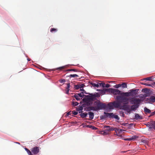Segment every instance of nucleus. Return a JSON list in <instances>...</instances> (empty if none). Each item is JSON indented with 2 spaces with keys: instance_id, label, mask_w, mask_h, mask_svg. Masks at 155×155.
Listing matches in <instances>:
<instances>
[{
  "instance_id": "f03ea898",
  "label": "nucleus",
  "mask_w": 155,
  "mask_h": 155,
  "mask_svg": "<svg viewBox=\"0 0 155 155\" xmlns=\"http://www.w3.org/2000/svg\"><path fill=\"white\" fill-rule=\"evenodd\" d=\"M111 92L114 95H118L116 97V100H120V99H122L125 101L127 99H129L128 97H124V95L123 94V93H124V92L121 91L117 89H111Z\"/></svg>"
},
{
  "instance_id": "49530a36",
  "label": "nucleus",
  "mask_w": 155,
  "mask_h": 155,
  "mask_svg": "<svg viewBox=\"0 0 155 155\" xmlns=\"http://www.w3.org/2000/svg\"><path fill=\"white\" fill-rule=\"evenodd\" d=\"M155 114V111H154V112L151 113L150 115L149 116V117H150L151 116H152L153 115Z\"/></svg>"
},
{
  "instance_id": "ddd939ff",
  "label": "nucleus",
  "mask_w": 155,
  "mask_h": 155,
  "mask_svg": "<svg viewBox=\"0 0 155 155\" xmlns=\"http://www.w3.org/2000/svg\"><path fill=\"white\" fill-rule=\"evenodd\" d=\"M143 118L142 116L140 115L139 114L136 113L135 114L134 119L137 120H140Z\"/></svg>"
},
{
  "instance_id": "b1692460",
  "label": "nucleus",
  "mask_w": 155,
  "mask_h": 155,
  "mask_svg": "<svg viewBox=\"0 0 155 155\" xmlns=\"http://www.w3.org/2000/svg\"><path fill=\"white\" fill-rule=\"evenodd\" d=\"M104 128H107L106 130L108 131V132L110 131V126H104Z\"/></svg>"
},
{
  "instance_id": "9b49d317",
  "label": "nucleus",
  "mask_w": 155,
  "mask_h": 155,
  "mask_svg": "<svg viewBox=\"0 0 155 155\" xmlns=\"http://www.w3.org/2000/svg\"><path fill=\"white\" fill-rule=\"evenodd\" d=\"M150 140L147 138H144L141 140V141L140 142V145H143L144 144L148 145Z\"/></svg>"
},
{
  "instance_id": "c03bdc74",
  "label": "nucleus",
  "mask_w": 155,
  "mask_h": 155,
  "mask_svg": "<svg viewBox=\"0 0 155 155\" xmlns=\"http://www.w3.org/2000/svg\"><path fill=\"white\" fill-rule=\"evenodd\" d=\"M89 127L90 128H92L93 129H97L96 127L92 125H90Z\"/></svg>"
},
{
  "instance_id": "603ef678",
  "label": "nucleus",
  "mask_w": 155,
  "mask_h": 155,
  "mask_svg": "<svg viewBox=\"0 0 155 155\" xmlns=\"http://www.w3.org/2000/svg\"><path fill=\"white\" fill-rule=\"evenodd\" d=\"M114 129H115V130H115L116 132H117V131H118V129H118L117 128H114Z\"/></svg>"
},
{
  "instance_id": "bf43d9fd",
  "label": "nucleus",
  "mask_w": 155,
  "mask_h": 155,
  "mask_svg": "<svg viewBox=\"0 0 155 155\" xmlns=\"http://www.w3.org/2000/svg\"><path fill=\"white\" fill-rule=\"evenodd\" d=\"M28 61H30V59H28Z\"/></svg>"
},
{
  "instance_id": "72a5a7b5",
  "label": "nucleus",
  "mask_w": 155,
  "mask_h": 155,
  "mask_svg": "<svg viewBox=\"0 0 155 155\" xmlns=\"http://www.w3.org/2000/svg\"><path fill=\"white\" fill-rule=\"evenodd\" d=\"M151 121L150 123H148L147 124V127H149V128L150 129H151Z\"/></svg>"
},
{
  "instance_id": "cd10ccee",
  "label": "nucleus",
  "mask_w": 155,
  "mask_h": 155,
  "mask_svg": "<svg viewBox=\"0 0 155 155\" xmlns=\"http://www.w3.org/2000/svg\"><path fill=\"white\" fill-rule=\"evenodd\" d=\"M74 97L77 101H78L80 100V98H79V97L78 96V95L77 94H75L74 95Z\"/></svg>"
},
{
  "instance_id": "473e14b6",
  "label": "nucleus",
  "mask_w": 155,
  "mask_h": 155,
  "mask_svg": "<svg viewBox=\"0 0 155 155\" xmlns=\"http://www.w3.org/2000/svg\"><path fill=\"white\" fill-rule=\"evenodd\" d=\"M152 78L151 77H148L143 79V80H146L149 81H152Z\"/></svg>"
},
{
  "instance_id": "f257e3e1",
  "label": "nucleus",
  "mask_w": 155,
  "mask_h": 155,
  "mask_svg": "<svg viewBox=\"0 0 155 155\" xmlns=\"http://www.w3.org/2000/svg\"><path fill=\"white\" fill-rule=\"evenodd\" d=\"M129 99L123 100L122 99L120 100H117V101H115L112 102H110L107 104L108 106L110 109H113L114 108H119L120 109L121 107V103H124L125 104H127L129 103Z\"/></svg>"
},
{
  "instance_id": "2f4dec72",
  "label": "nucleus",
  "mask_w": 155,
  "mask_h": 155,
  "mask_svg": "<svg viewBox=\"0 0 155 155\" xmlns=\"http://www.w3.org/2000/svg\"><path fill=\"white\" fill-rule=\"evenodd\" d=\"M57 31V29L54 28H51L50 30V31L51 32H56Z\"/></svg>"
},
{
  "instance_id": "864d4df0",
  "label": "nucleus",
  "mask_w": 155,
  "mask_h": 155,
  "mask_svg": "<svg viewBox=\"0 0 155 155\" xmlns=\"http://www.w3.org/2000/svg\"><path fill=\"white\" fill-rule=\"evenodd\" d=\"M118 130V131H120V132H122L124 130L123 129H119Z\"/></svg>"
},
{
  "instance_id": "6ab92c4d",
  "label": "nucleus",
  "mask_w": 155,
  "mask_h": 155,
  "mask_svg": "<svg viewBox=\"0 0 155 155\" xmlns=\"http://www.w3.org/2000/svg\"><path fill=\"white\" fill-rule=\"evenodd\" d=\"M151 128H153L155 130V121H151Z\"/></svg>"
},
{
  "instance_id": "1a4fd4ad",
  "label": "nucleus",
  "mask_w": 155,
  "mask_h": 155,
  "mask_svg": "<svg viewBox=\"0 0 155 155\" xmlns=\"http://www.w3.org/2000/svg\"><path fill=\"white\" fill-rule=\"evenodd\" d=\"M141 101L142 100L140 99L133 98L132 100L130 102L131 104L139 105V106L140 103Z\"/></svg>"
},
{
  "instance_id": "2eb2a0df",
  "label": "nucleus",
  "mask_w": 155,
  "mask_h": 155,
  "mask_svg": "<svg viewBox=\"0 0 155 155\" xmlns=\"http://www.w3.org/2000/svg\"><path fill=\"white\" fill-rule=\"evenodd\" d=\"M137 136L135 135L132 137L131 138H126L124 139L125 140L130 141L134 140L135 139H136L137 138Z\"/></svg>"
},
{
  "instance_id": "5701e85b",
  "label": "nucleus",
  "mask_w": 155,
  "mask_h": 155,
  "mask_svg": "<svg viewBox=\"0 0 155 155\" xmlns=\"http://www.w3.org/2000/svg\"><path fill=\"white\" fill-rule=\"evenodd\" d=\"M68 77L70 78H75L79 77L78 75L77 74H71L68 76Z\"/></svg>"
},
{
  "instance_id": "09e8293b",
  "label": "nucleus",
  "mask_w": 155,
  "mask_h": 155,
  "mask_svg": "<svg viewBox=\"0 0 155 155\" xmlns=\"http://www.w3.org/2000/svg\"><path fill=\"white\" fill-rule=\"evenodd\" d=\"M115 129H114V127H110V131H112L113 130H115Z\"/></svg>"
},
{
  "instance_id": "f3484780",
  "label": "nucleus",
  "mask_w": 155,
  "mask_h": 155,
  "mask_svg": "<svg viewBox=\"0 0 155 155\" xmlns=\"http://www.w3.org/2000/svg\"><path fill=\"white\" fill-rule=\"evenodd\" d=\"M88 114L89 115L90 120L92 119L94 117V113L91 112H89L88 113Z\"/></svg>"
},
{
  "instance_id": "c85d7f7f",
  "label": "nucleus",
  "mask_w": 155,
  "mask_h": 155,
  "mask_svg": "<svg viewBox=\"0 0 155 155\" xmlns=\"http://www.w3.org/2000/svg\"><path fill=\"white\" fill-rule=\"evenodd\" d=\"M102 132H103L102 134L105 135H106L109 134V132H108V131L107 130H104L103 131H102Z\"/></svg>"
},
{
  "instance_id": "9d476101",
  "label": "nucleus",
  "mask_w": 155,
  "mask_h": 155,
  "mask_svg": "<svg viewBox=\"0 0 155 155\" xmlns=\"http://www.w3.org/2000/svg\"><path fill=\"white\" fill-rule=\"evenodd\" d=\"M40 149V148L38 147H35L32 148L31 149L32 154H33L34 155L37 154L39 152Z\"/></svg>"
},
{
  "instance_id": "f704fd0d",
  "label": "nucleus",
  "mask_w": 155,
  "mask_h": 155,
  "mask_svg": "<svg viewBox=\"0 0 155 155\" xmlns=\"http://www.w3.org/2000/svg\"><path fill=\"white\" fill-rule=\"evenodd\" d=\"M72 104L73 106H75L78 105L79 104V103L77 102H73Z\"/></svg>"
},
{
  "instance_id": "de8ad7c7",
  "label": "nucleus",
  "mask_w": 155,
  "mask_h": 155,
  "mask_svg": "<svg viewBox=\"0 0 155 155\" xmlns=\"http://www.w3.org/2000/svg\"><path fill=\"white\" fill-rule=\"evenodd\" d=\"M72 112L73 114L74 115H76L78 114V113L77 112L74 111H72Z\"/></svg>"
},
{
  "instance_id": "3c124183",
  "label": "nucleus",
  "mask_w": 155,
  "mask_h": 155,
  "mask_svg": "<svg viewBox=\"0 0 155 155\" xmlns=\"http://www.w3.org/2000/svg\"><path fill=\"white\" fill-rule=\"evenodd\" d=\"M71 111L67 113V115L68 116L69 115H70L71 114Z\"/></svg>"
},
{
  "instance_id": "c756f323",
  "label": "nucleus",
  "mask_w": 155,
  "mask_h": 155,
  "mask_svg": "<svg viewBox=\"0 0 155 155\" xmlns=\"http://www.w3.org/2000/svg\"><path fill=\"white\" fill-rule=\"evenodd\" d=\"M83 94H84V92H82V93H79V94H77L78 95V96H79V97H83L84 96H85V95Z\"/></svg>"
},
{
  "instance_id": "a878e982",
  "label": "nucleus",
  "mask_w": 155,
  "mask_h": 155,
  "mask_svg": "<svg viewBox=\"0 0 155 155\" xmlns=\"http://www.w3.org/2000/svg\"><path fill=\"white\" fill-rule=\"evenodd\" d=\"M66 71H73L74 72H77L78 71V70L74 69H68Z\"/></svg>"
},
{
  "instance_id": "20e7f679",
  "label": "nucleus",
  "mask_w": 155,
  "mask_h": 155,
  "mask_svg": "<svg viewBox=\"0 0 155 155\" xmlns=\"http://www.w3.org/2000/svg\"><path fill=\"white\" fill-rule=\"evenodd\" d=\"M90 96L85 95V98L83 99V101L87 104V105H90L92 104L91 103H90V101L94 100V97H93L92 94H89Z\"/></svg>"
},
{
  "instance_id": "39448f33",
  "label": "nucleus",
  "mask_w": 155,
  "mask_h": 155,
  "mask_svg": "<svg viewBox=\"0 0 155 155\" xmlns=\"http://www.w3.org/2000/svg\"><path fill=\"white\" fill-rule=\"evenodd\" d=\"M138 91V89H132L130 90L129 92H124L123 93L124 97H127L130 96H135L137 94Z\"/></svg>"
},
{
  "instance_id": "13d9d810",
  "label": "nucleus",
  "mask_w": 155,
  "mask_h": 155,
  "mask_svg": "<svg viewBox=\"0 0 155 155\" xmlns=\"http://www.w3.org/2000/svg\"><path fill=\"white\" fill-rule=\"evenodd\" d=\"M82 112V111H79V113H80L81 112Z\"/></svg>"
},
{
  "instance_id": "6e6552de",
  "label": "nucleus",
  "mask_w": 155,
  "mask_h": 155,
  "mask_svg": "<svg viewBox=\"0 0 155 155\" xmlns=\"http://www.w3.org/2000/svg\"><path fill=\"white\" fill-rule=\"evenodd\" d=\"M146 101L150 104H155V96L151 95L147 98L146 99Z\"/></svg>"
},
{
  "instance_id": "c9c22d12",
  "label": "nucleus",
  "mask_w": 155,
  "mask_h": 155,
  "mask_svg": "<svg viewBox=\"0 0 155 155\" xmlns=\"http://www.w3.org/2000/svg\"><path fill=\"white\" fill-rule=\"evenodd\" d=\"M99 86H101L102 87H105V84L104 83H101L99 84Z\"/></svg>"
},
{
  "instance_id": "4468645a",
  "label": "nucleus",
  "mask_w": 155,
  "mask_h": 155,
  "mask_svg": "<svg viewBox=\"0 0 155 155\" xmlns=\"http://www.w3.org/2000/svg\"><path fill=\"white\" fill-rule=\"evenodd\" d=\"M130 108L131 109V112L132 110H135L136 109L139 107V105H137L134 104L132 105H130Z\"/></svg>"
},
{
  "instance_id": "e433bc0d",
  "label": "nucleus",
  "mask_w": 155,
  "mask_h": 155,
  "mask_svg": "<svg viewBox=\"0 0 155 155\" xmlns=\"http://www.w3.org/2000/svg\"><path fill=\"white\" fill-rule=\"evenodd\" d=\"M103 91L105 93L106 92L109 91L110 90L108 88H105L103 89Z\"/></svg>"
},
{
  "instance_id": "393cba45",
  "label": "nucleus",
  "mask_w": 155,
  "mask_h": 155,
  "mask_svg": "<svg viewBox=\"0 0 155 155\" xmlns=\"http://www.w3.org/2000/svg\"><path fill=\"white\" fill-rule=\"evenodd\" d=\"M91 84L94 87H98L99 86V84H96L94 83L91 82Z\"/></svg>"
},
{
  "instance_id": "f8f14e48",
  "label": "nucleus",
  "mask_w": 155,
  "mask_h": 155,
  "mask_svg": "<svg viewBox=\"0 0 155 155\" xmlns=\"http://www.w3.org/2000/svg\"><path fill=\"white\" fill-rule=\"evenodd\" d=\"M142 91L146 94H144V96L145 97L149 96L150 95V91L147 88H144L142 89Z\"/></svg>"
},
{
  "instance_id": "0eeeda50",
  "label": "nucleus",
  "mask_w": 155,
  "mask_h": 155,
  "mask_svg": "<svg viewBox=\"0 0 155 155\" xmlns=\"http://www.w3.org/2000/svg\"><path fill=\"white\" fill-rule=\"evenodd\" d=\"M104 114H105L106 117H109V118H114L117 120H119L120 119L118 115H115L112 113H109L104 112Z\"/></svg>"
},
{
  "instance_id": "bb28decb",
  "label": "nucleus",
  "mask_w": 155,
  "mask_h": 155,
  "mask_svg": "<svg viewBox=\"0 0 155 155\" xmlns=\"http://www.w3.org/2000/svg\"><path fill=\"white\" fill-rule=\"evenodd\" d=\"M83 108L82 106H79L78 108H77V111H81L82 110Z\"/></svg>"
},
{
  "instance_id": "423d86ee",
  "label": "nucleus",
  "mask_w": 155,
  "mask_h": 155,
  "mask_svg": "<svg viewBox=\"0 0 155 155\" xmlns=\"http://www.w3.org/2000/svg\"><path fill=\"white\" fill-rule=\"evenodd\" d=\"M123 105L121 106L120 109L123 110L128 113H130L131 112L130 105L127 104H125L124 103H123Z\"/></svg>"
},
{
  "instance_id": "6e6d98bb",
  "label": "nucleus",
  "mask_w": 155,
  "mask_h": 155,
  "mask_svg": "<svg viewBox=\"0 0 155 155\" xmlns=\"http://www.w3.org/2000/svg\"><path fill=\"white\" fill-rule=\"evenodd\" d=\"M153 85H155V82H154L153 84H152Z\"/></svg>"
},
{
  "instance_id": "7c9ffc66",
  "label": "nucleus",
  "mask_w": 155,
  "mask_h": 155,
  "mask_svg": "<svg viewBox=\"0 0 155 155\" xmlns=\"http://www.w3.org/2000/svg\"><path fill=\"white\" fill-rule=\"evenodd\" d=\"M121 86L123 88H127V84L125 83H123L121 84Z\"/></svg>"
},
{
  "instance_id": "5fc2aeb1",
  "label": "nucleus",
  "mask_w": 155,
  "mask_h": 155,
  "mask_svg": "<svg viewBox=\"0 0 155 155\" xmlns=\"http://www.w3.org/2000/svg\"><path fill=\"white\" fill-rule=\"evenodd\" d=\"M80 90L81 91H84V90L83 88H81L80 89Z\"/></svg>"
},
{
  "instance_id": "ea45409f",
  "label": "nucleus",
  "mask_w": 155,
  "mask_h": 155,
  "mask_svg": "<svg viewBox=\"0 0 155 155\" xmlns=\"http://www.w3.org/2000/svg\"><path fill=\"white\" fill-rule=\"evenodd\" d=\"M93 97H94V99L95 98L97 97H100V95L98 94H93Z\"/></svg>"
},
{
  "instance_id": "a19ab883",
  "label": "nucleus",
  "mask_w": 155,
  "mask_h": 155,
  "mask_svg": "<svg viewBox=\"0 0 155 155\" xmlns=\"http://www.w3.org/2000/svg\"><path fill=\"white\" fill-rule=\"evenodd\" d=\"M66 81L65 79H61L60 80V82L61 83H64Z\"/></svg>"
},
{
  "instance_id": "4be33fe9",
  "label": "nucleus",
  "mask_w": 155,
  "mask_h": 155,
  "mask_svg": "<svg viewBox=\"0 0 155 155\" xmlns=\"http://www.w3.org/2000/svg\"><path fill=\"white\" fill-rule=\"evenodd\" d=\"M144 112L146 113H151V110L146 107H145L144 108Z\"/></svg>"
},
{
  "instance_id": "4c0bfd02",
  "label": "nucleus",
  "mask_w": 155,
  "mask_h": 155,
  "mask_svg": "<svg viewBox=\"0 0 155 155\" xmlns=\"http://www.w3.org/2000/svg\"><path fill=\"white\" fill-rule=\"evenodd\" d=\"M74 88L76 89H78L80 88V87L79 85H74Z\"/></svg>"
},
{
  "instance_id": "a18cd8bd",
  "label": "nucleus",
  "mask_w": 155,
  "mask_h": 155,
  "mask_svg": "<svg viewBox=\"0 0 155 155\" xmlns=\"http://www.w3.org/2000/svg\"><path fill=\"white\" fill-rule=\"evenodd\" d=\"M64 68V67H60L57 68L56 69V70H61L62 69H63Z\"/></svg>"
},
{
  "instance_id": "412c9836",
  "label": "nucleus",
  "mask_w": 155,
  "mask_h": 155,
  "mask_svg": "<svg viewBox=\"0 0 155 155\" xmlns=\"http://www.w3.org/2000/svg\"><path fill=\"white\" fill-rule=\"evenodd\" d=\"M70 83H68L67 84V90L66 91V93L67 94H68L69 93V91L70 90L69 88L70 87Z\"/></svg>"
},
{
  "instance_id": "dca6fc26",
  "label": "nucleus",
  "mask_w": 155,
  "mask_h": 155,
  "mask_svg": "<svg viewBox=\"0 0 155 155\" xmlns=\"http://www.w3.org/2000/svg\"><path fill=\"white\" fill-rule=\"evenodd\" d=\"M86 110L88 111H90L91 110L96 111V110L95 109V108L94 106H92V107H86Z\"/></svg>"
},
{
  "instance_id": "aec40b11",
  "label": "nucleus",
  "mask_w": 155,
  "mask_h": 155,
  "mask_svg": "<svg viewBox=\"0 0 155 155\" xmlns=\"http://www.w3.org/2000/svg\"><path fill=\"white\" fill-rule=\"evenodd\" d=\"M25 149L29 155H32V153L31 151H30L29 150L26 148H25Z\"/></svg>"
},
{
  "instance_id": "8fccbe9b",
  "label": "nucleus",
  "mask_w": 155,
  "mask_h": 155,
  "mask_svg": "<svg viewBox=\"0 0 155 155\" xmlns=\"http://www.w3.org/2000/svg\"><path fill=\"white\" fill-rule=\"evenodd\" d=\"M110 86V85L108 84H105V87L107 88L109 87Z\"/></svg>"
},
{
  "instance_id": "7ed1b4c3",
  "label": "nucleus",
  "mask_w": 155,
  "mask_h": 155,
  "mask_svg": "<svg viewBox=\"0 0 155 155\" xmlns=\"http://www.w3.org/2000/svg\"><path fill=\"white\" fill-rule=\"evenodd\" d=\"M94 105L95 106L94 107L96 111L104 109L106 107V104L101 102L100 101H96L94 102Z\"/></svg>"
},
{
  "instance_id": "37998d69",
  "label": "nucleus",
  "mask_w": 155,
  "mask_h": 155,
  "mask_svg": "<svg viewBox=\"0 0 155 155\" xmlns=\"http://www.w3.org/2000/svg\"><path fill=\"white\" fill-rule=\"evenodd\" d=\"M121 85L120 84H118L115 85V87L116 88H118V87H121Z\"/></svg>"
},
{
  "instance_id": "4d7b16f0",
  "label": "nucleus",
  "mask_w": 155,
  "mask_h": 155,
  "mask_svg": "<svg viewBox=\"0 0 155 155\" xmlns=\"http://www.w3.org/2000/svg\"><path fill=\"white\" fill-rule=\"evenodd\" d=\"M84 91V93H85V94H87V93H86L85 92V91Z\"/></svg>"
},
{
  "instance_id": "58836bf2",
  "label": "nucleus",
  "mask_w": 155,
  "mask_h": 155,
  "mask_svg": "<svg viewBox=\"0 0 155 155\" xmlns=\"http://www.w3.org/2000/svg\"><path fill=\"white\" fill-rule=\"evenodd\" d=\"M79 86L80 87V89H81V88H83V87H84V85L83 84H79Z\"/></svg>"
},
{
  "instance_id": "a211bd4d",
  "label": "nucleus",
  "mask_w": 155,
  "mask_h": 155,
  "mask_svg": "<svg viewBox=\"0 0 155 155\" xmlns=\"http://www.w3.org/2000/svg\"><path fill=\"white\" fill-rule=\"evenodd\" d=\"M87 114V113H81L80 114V116L81 118H84L86 117Z\"/></svg>"
},
{
  "instance_id": "79ce46f5",
  "label": "nucleus",
  "mask_w": 155,
  "mask_h": 155,
  "mask_svg": "<svg viewBox=\"0 0 155 155\" xmlns=\"http://www.w3.org/2000/svg\"><path fill=\"white\" fill-rule=\"evenodd\" d=\"M144 84V85H146V86H151V87H153L152 86V84H147V83H144V84Z\"/></svg>"
}]
</instances>
